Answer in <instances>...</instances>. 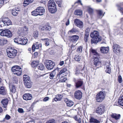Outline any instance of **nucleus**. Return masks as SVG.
Instances as JSON below:
<instances>
[{
    "label": "nucleus",
    "instance_id": "nucleus-1",
    "mask_svg": "<svg viewBox=\"0 0 123 123\" xmlns=\"http://www.w3.org/2000/svg\"><path fill=\"white\" fill-rule=\"evenodd\" d=\"M90 36L92 38L91 40V43L92 44L97 43L99 41H100L101 39L99 37L98 32L96 31H94L90 34Z\"/></svg>",
    "mask_w": 123,
    "mask_h": 123
},
{
    "label": "nucleus",
    "instance_id": "nucleus-2",
    "mask_svg": "<svg viewBox=\"0 0 123 123\" xmlns=\"http://www.w3.org/2000/svg\"><path fill=\"white\" fill-rule=\"evenodd\" d=\"M45 12V10L43 7H38L36 9L34 10L31 12V15L33 16H37L38 15H43Z\"/></svg>",
    "mask_w": 123,
    "mask_h": 123
},
{
    "label": "nucleus",
    "instance_id": "nucleus-3",
    "mask_svg": "<svg viewBox=\"0 0 123 123\" xmlns=\"http://www.w3.org/2000/svg\"><path fill=\"white\" fill-rule=\"evenodd\" d=\"M7 54L8 57L10 58H14L16 56L17 53V50L11 48H7L6 49Z\"/></svg>",
    "mask_w": 123,
    "mask_h": 123
},
{
    "label": "nucleus",
    "instance_id": "nucleus-4",
    "mask_svg": "<svg viewBox=\"0 0 123 123\" xmlns=\"http://www.w3.org/2000/svg\"><path fill=\"white\" fill-rule=\"evenodd\" d=\"M0 35L2 36L8 38L11 37L12 34L11 31L8 29H1Z\"/></svg>",
    "mask_w": 123,
    "mask_h": 123
},
{
    "label": "nucleus",
    "instance_id": "nucleus-5",
    "mask_svg": "<svg viewBox=\"0 0 123 123\" xmlns=\"http://www.w3.org/2000/svg\"><path fill=\"white\" fill-rule=\"evenodd\" d=\"M14 42L18 44L25 45L26 44L27 40L26 38H24L23 37H18V38L14 39Z\"/></svg>",
    "mask_w": 123,
    "mask_h": 123
},
{
    "label": "nucleus",
    "instance_id": "nucleus-6",
    "mask_svg": "<svg viewBox=\"0 0 123 123\" xmlns=\"http://www.w3.org/2000/svg\"><path fill=\"white\" fill-rule=\"evenodd\" d=\"M11 70L14 74L18 76H20L21 74V68L18 66H15L12 67V68Z\"/></svg>",
    "mask_w": 123,
    "mask_h": 123
},
{
    "label": "nucleus",
    "instance_id": "nucleus-7",
    "mask_svg": "<svg viewBox=\"0 0 123 123\" xmlns=\"http://www.w3.org/2000/svg\"><path fill=\"white\" fill-rule=\"evenodd\" d=\"M105 96V92L100 91L96 95V99L98 102H101L104 99Z\"/></svg>",
    "mask_w": 123,
    "mask_h": 123
},
{
    "label": "nucleus",
    "instance_id": "nucleus-8",
    "mask_svg": "<svg viewBox=\"0 0 123 123\" xmlns=\"http://www.w3.org/2000/svg\"><path fill=\"white\" fill-rule=\"evenodd\" d=\"M45 64L48 69L51 70L53 69L55 64L54 62L50 60H47L45 62Z\"/></svg>",
    "mask_w": 123,
    "mask_h": 123
},
{
    "label": "nucleus",
    "instance_id": "nucleus-9",
    "mask_svg": "<svg viewBox=\"0 0 123 123\" xmlns=\"http://www.w3.org/2000/svg\"><path fill=\"white\" fill-rule=\"evenodd\" d=\"M105 107L103 105H100L96 109V113L99 115L102 114L104 112Z\"/></svg>",
    "mask_w": 123,
    "mask_h": 123
},
{
    "label": "nucleus",
    "instance_id": "nucleus-10",
    "mask_svg": "<svg viewBox=\"0 0 123 123\" xmlns=\"http://www.w3.org/2000/svg\"><path fill=\"white\" fill-rule=\"evenodd\" d=\"M74 95L75 98L80 100L82 98V93L80 90H78L75 92Z\"/></svg>",
    "mask_w": 123,
    "mask_h": 123
},
{
    "label": "nucleus",
    "instance_id": "nucleus-11",
    "mask_svg": "<svg viewBox=\"0 0 123 123\" xmlns=\"http://www.w3.org/2000/svg\"><path fill=\"white\" fill-rule=\"evenodd\" d=\"M113 51L117 54H119L120 50L119 46L117 44H114L113 46Z\"/></svg>",
    "mask_w": 123,
    "mask_h": 123
},
{
    "label": "nucleus",
    "instance_id": "nucleus-12",
    "mask_svg": "<svg viewBox=\"0 0 123 123\" xmlns=\"http://www.w3.org/2000/svg\"><path fill=\"white\" fill-rule=\"evenodd\" d=\"M75 25L80 28H82L83 27V23L80 20L76 19L74 21Z\"/></svg>",
    "mask_w": 123,
    "mask_h": 123
},
{
    "label": "nucleus",
    "instance_id": "nucleus-13",
    "mask_svg": "<svg viewBox=\"0 0 123 123\" xmlns=\"http://www.w3.org/2000/svg\"><path fill=\"white\" fill-rule=\"evenodd\" d=\"M103 120L102 118H100L97 120L93 117H91L90 119V123H99L102 122Z\"/></svg>",
    "mask_w": 123,
    "mask_h": 123
},
{
    "label": "nucleus",
    "instance_id": "nucleus-14",
    "mask_svg": "<svg viewBox=\"0 0 123 123\" xmlns=\"http://www.w3.org/2000/svg\"><path fill=\"white\" fill-rule=\"evenodd\" d=\"M98 58H95L94 60V65L95 67H97L98 68L101 65V62Z\"/></svg>",
    "mask_w": 123,
    "mask_h": 123
},
{
    "label": "nucleus",
    "instance_id": "nucleus-15",
    "mask_svg": "<svg viewBox=\"0 0 123 123\" xmlns=\"http://www.w3.org/2000/svg\"><path fill=\"white\" fill-rule=\"evenodd\" d=\"M23 98L26 100H31L32 98V95L29 93H25L23 96Z\"/></svg>",
    "mask_w": 123,
    "mask_h": 123
},
{
    "label": "nucleus",
    "instance_id": "nucleus-16",
    "mask_svg": "<svg viewBox=\"0 0 123 123\" xmlns=\"http://www.w3.org/2000/svg\"><path fill=\"white\" fill-rule=\"evenodd\" d=\"M2 20L5 24V25H11L12 23L11 20L8 18H3Z\"/></svg>",
    "mask_w": 123,
    "mask_h": 123
},
{
    "label": "nucleus",
    "instance_id": "nucleus-17",
    "mask_svg": "<svg viewBox=\"0 0 123 123\" xmlns=\"http://www.w3.org/2000/svg\"><path fill=\"white\" fill-rule=\"evenodd\" d=\"M83 83V81L82 80H79L75 82L76 87L78 88L81 86Z\"/></svg>",
    "mask_w": 123,
    "mask_h": 123
},
{
    "label": "nucleus",
    "instance_id": "nucleus-18",
    "mask_svg": "<svg viewBox=\"0 0 123 123\" xmlns=\"http://www.w3.org/2000/svg\"><path fill=\"white\" fill-rule=\"evenodd\" d=\"M79 36L78 35H74L70 37V40L71 42H74L77 41L78 39Z\"/></svg>",
    "mask_w": 123,
    "mask_h": 123
},
{
    "label": "nucleus",
    "instance_id": "nucleus-19",
    "mask_svg": "<svg viewBox=\"0 0 123 123\" xmlns=\"http://www.w3.org/2000/svg\"><path fill=\"white\" fill-rule=\"evenodd\" d=\"M111 116L112 118L115 119L116 120L119 119L121 117V115L120 114L115 113H112L111 115Z\"/></svg>",
    "mask_w": 123,
    "mask_h": 123
},
{
    "label": "nucleus",
    "instance_id": "nucleus-20",
    "mask_svg": "<svg viewBox=\"0 0 123 123\" xmlns=\"http://www.w3.org/2000/svg\"><path fill=\"white\" fill-rule=\"evenodd\" d=\"M56 6L55 3L53 0L49 1L48 3V8L52 7L53 6Z\"/></svg>",
    "mask_w": 123,
    "mask_h": 123
},
{
    "label": "nucleus",
    "instance_id": "nucleus-21",
    "mask_svg": "<svg viewBox=\"0 0 123 123\" xmlns=\"http://www.w3.org/2000/svg\"><path fill=\"white\" fill-rule=\"evenodd\" d=\"M49 12L52 13H55L57 11L56 6H53L52 7L48 8Z\"/></svg>",
    "mask_w": 123,
    "mask_h": 123
},
{
    "label": "nucleus",
    "instance_id": "nucleus-22",
    "mask_svg": "<svg viewBox=\"0 0 123 123\" xmlns=\"http://www.w3.org/2000/svg\"><path fill=\"white\" fill-rule=\"evenodd\" d=\"M100 50L101 53L104 54L107 53L108 52L109 48L107 47H102L100 48Z\"/></svg>",
    "mask_w": 123,
    "mask_h": 123
},
{
    "label": "nucleus",
    "instance_id": "nucleus-23",
    "mask_svg": "<svg viewBox=\"0 0 123 123\" xmlns=\"http://www.w3.org/2000/svg\"><path fill=\"white\" fill-rule=\"evenodd\" d=\"M9 88L10 91L13 93H15L16 91V87L13 85H10Z\"/></svg>",
    "mask_w": 123,
    "mask_h": 123
},
{
    "label": "nucleus",
    "instance_id": "nucleus-24",
    "mask_svg": "<svg viewBox=\"0 0 123 123\" xmlns=\"http://www.w3.org/2000/svg\"><path fill=\"white\" fill-rule=\"evenodd\" d=\"M25 87L28 88H31L32 85V82L31 81H29L27 82L24 83Z\"/></svg>",
    "mask_w": 123,
    "mask_h": 123
},
{
    "label": "nucleus",
    "instance_id": "nucleus-25",
    "mask_svg": "<svg viewBox=\"0 0 123 123\" xmlns=\"http://www.w3.org/2000/svg\"><path fill=\"white\" fill-rule=\"evenodd\" d=\"M1 103L4 106V107L6 108V105L8 103V100L7 98L4 99H3L1 101Z\"/></svg>",
    "mask_w": 123,
    "mask_h": 123
},
{
    "label": "nucleus",
    "instance_id": "nucleus-26",
    "mask_svg": "<svg viewBox=\"0 0 123 123\" xmlns=\"http://www.w3.org/2000/svg\"><path fill=\"white\" fill-rule=\"evenodd\" d=\"M67 69L65 68L62 69L59 72L58 74L57 75V78L58 77V78H59L60 79L61 78H60V76H61V75L62 74L66 72L67 71Z\"/></svg>",
    "mask_w": 123,
    "mask_h": 123
},
{
    "label": "nucleus",
    "instance_id": "nucleus-27",
    "mask_svg": "<svg viewBox=\"0 0 123 123\" xmlns=\"http://www.w3.org/2000/svg\"><path fill=\"white\" fill-rule=\"evenodd\" d=\"M41 40L45 44V45L48 46L49 45V39L48 38L41 39Z\"/></svg>",
    "mask_w": 123,
    "mask_h": 123
},
{
    "label": "nucleus",
    "instance_id": "nucleus-28",
    "mask_svg": "<svg viewBox=\"0 0 123 123\" xmlns=\"http://www.w3.org/2000/svg\"><path fill=\"white\" fill-rule=\"evenodd\" d=\"M39 62L38 61H34L32 62L31 65L33 68L37 67L38 65Z\"/></svg>",
    "mask_w": 123,
    "mask_h": 123
},
{
    "label": "nucleus",
    "instance_id": "nucleus-29",
    "mask_svg": "<svg viewBox=\"0 0 123 123\" xmlns=\"http://www.w3.org/2000/svg\"><path fill=\"white\" fill-rule=\"evenodd\" d=\"M91 51L93 54V55L96 56H95L94 57L95 58L97 57H99V54L97 53L95 50L93 49H91Z\"/></svg>",
    "mask_w": 123,
    "mask_h": 123
},
{
    "label": "nucleus",
    "instance_id": "nucleus-30",
    "mask_svg": "<svg viewBox=\"0 0 123 123\" xmlns=\"http://www.w3.org/2000/svg\"><path fill=\"white\" fill-rule=\"evenodd\" d=\"M118 103L119 105L123 106V95L122 97L120 96L119 97Z\"/></svg>",
    "mask_w": 123,
    "mask_h": 123
},
{
    "label": "nucleus",
    "instance_id": "nucleus-31",
    "mask_svg": "<svg viewBox=\"0 0 123 123\" xmlns=\"http://www.w3.org/2000/svg\"><path fill=\"white\" fill-rule=\"evenodd\" d=\"M97 12L98 15L100 17H101V18L104 15L105 12H104L103 13V12L102 10H97Z\"/></svg>",
    "mask_w": 123,
    "mask_h": 123
},
{
    "label": "nucleus",
    "instance_id": "nucleus-32",
    "mask_svg": "<svg viewBox=\"0 0 123 123\" xmlns=\"http://www.w3.org/2000/svg\"><path fill=\"white\" fill-rule=\"evenodd\" d=\"M42 29L43 30L49 31L51 29V27L49 25H45L43 27Z\"/></svg>",
    "mask_w": 123,
    "mask_h": 123
},
{
    "label": "nucleus",
    "instance_id": "nucleus-33",
    "mask_svg": "<svg viewBox=\"0 0 123 123\" xmlns=\"http://www.w3.org/2000/svg\"><path fill=\"white\" fill-rule=\"evenodd\" d=\"M19 11V10H17L15 9H13L12 10V14L13 16H17L18 13V12Z\"/></svg>",
    "mask_w": 123,
    "mask_h": 123
},
{
    "label": "nucleus",
    "instance_id": "nucleus-34",
    "mask_svg": "<svg viewBox=\"0 0 123 123\" xmlns=\"http://www.w3.org/2000/svg\"><path fill=\"white\" fill-rule=\"evenodd\" d=\"M56 73L55 71H53L51 73H50L49 76V78L51 79H53L54 78V77L55 76Z\"/></svg>",
    "mask_w": 123,
    "mask_h": 123
},
{
    "label": "nucleus",
    "instance_id": "nucleus-35",
    "mask_svg": "<svg viewBox=\"0 0 123 123\" xmlns=\"http://www.w3.org/2000/svg\"><path fill=\"white\" fill-rule=\"evenodd\" d=\"M6 93V91L5 90L4 87L3 86L1 87L0 88V94L4 95Z\"/></svg>",
    "mask_w": 123,
    "mask_h": 123
},
{
    "label": "nucleus",
    "instance_id": "nucleus-36",
    "mask_svg": "<svg viewBox=\"0 0 123 123\" xmlns=\"http://www.w3.org/2000/svg\"><path fill=\"white\" fill-rule=\"evenodd\" d=\"M74 13L75 15H80L82 14V12L81 10H78L75 11Z\"/></svg>",
    "mask_w": 123,
    "mask_h": 123
},
{
    "label": "nucleus",
    "instance_id": "nucleus-37",
    "mask_svg": "<svg viewBox=\"0 0 123 123\" xmlns=\"http://www.w3.org/2000/svg\"><path fill=\"white\" fill-rule=\"evenodd\" d=\"M111 68L110 65H107L106 66L105 72L107 73L110 74L111 73Z\"/></svg>",
    "mask_w": 123,
    "mask_h": 123
},
{
    "label": "nucleus",
    "instance_id": "nucleus-38",
    "mask_svg": "<svg viewBox=\"0 0 123 123\" xmlns=\"http://www.w3.org/2000/svg\"><path fill=\"white\" fill-rule=\"evenodd\" d=\"M89 34V33H85L84 39L85 41L86 42H87L88 41Z\"/></svg>",
    "mask_w": 123,
    "mask_h": 123
},
{
    "label": "nucleus",
    "instance_id": "nucleus-39",
    "mask_svg": "<svg viewBox=\"0 0 123 123\" xmlns=\"http://www.w3.org/2000/svg\"><path fill=\"white\" fill-rule=\"evenodd\" d=\"M62 98L61 95H59L58 96H56L55 98H54V99H53V101L54 100L56 101H60L61 99Z\"/></svg>",
    "mask_w": 123,
    "mask_h": 123
},
{
    "label": "nucleus",
    "instance_id": "nucleus-40",
    "mask_svg": "<svg viewBox=\"0 0 123 123\" xmlns=\"http://www.w3.org/2000/svg\"><path fill=\"white\" fill-rule=\"evenodd\" d=\"M77 31L76 29L73 27L72 29L68 31V33L69 34H71L72 33L75 32Z\"/></svg>",
    "mask_w": 123,
    "mask_h": 123
},
{
    "label": "nucleus",
    "instance_id": "nucleus-41",
    "mask_svg": "<svg viewBox=\"0 0 123 123\" xmlns=\"http://www.w3.org/2000/svg\"><path fill=\"white\" fill-rule=\"evenodd\" d=\"M74 118L75 121H77L78 123H81V119L80 117L78 118L76 116H74Z\"/></svg>",
    "mask_w": 123,
    "mask_h": 123
},
{
    "label": "nucleus",
    "instance_id": "nucleus-42",
    "mask_svg": "<svg viewBox=\"0 0 123 123\" xmlns=\"http://www.w3.org/2000/svg\"><path fill=\"white\" fill-rule=\"evenodd\" d=\"M117 7L118 10L122 13V14L123 15V7H121L119 5H117Z\"/></svg>",
    "mask_w": 123,
    "mask_h": 123
},
{
    "label": "nucleus",
    "instance_id": "nucleus-43",
    "mask_svg": "<svg viewBox=\"0 0 123 123\" xmlns=\"http://www.w3.org/2000/svg\"><path fill=\"white\" fill-rule=\"evenodd\" d=\"M33 0H24V4L26 5H28L29 3L32 2Z\"/></svg>",
    "mask_w": 123,
    "mask_h": 123
},
{
    "label": "nucleus",
    "instance_id": "nucleus-44",
    "mask_svg": "<svg viewBox=\"0 0 123 123\" xmlns=\"http://www.w3.org/2000/svg\"><path fill=\"white\" fill-rule=\"evenodd\" d=\"M74 102L72 101L69 100V101L67 102V106L71 107L74 105Z\"/></svg>",
    "mask_w": 123,
    "mask_h": 123
},
{
    "label": "nucleus",
    "instance_id": "nucleus-45",
    "mask_svg": "<svg viewBox=\"0 0 123 123\" xmlns=\"http://www.w3.org/2000/svg\"><path fill=\"white\" fill-rule=\"evenodd\" d=\"M7 42V41L4 39L2 38L0 39V43L1 44H4L6 43Z\"/></svg>",
    "mask_w": 123,
    "mask_h": 123
},
{
    "label": "nucleus",
    "instance_id": "nucleus-46",
    "mask_svg": "<svg viewBox=\"0 0 123 123\" xmlns=\"http://www.w3.org/2000/svg\"><path fill=\"white\" fill-rule=\"evenodd\" d=\"M44 67V66L43 65L40 64L38 66L37 68L38 69L42 70H43Z\"/></svg>",
    "mask_w": 123,
    "mask_h": 123
},
{
    "label": "nucleus",
    "instance_id": "nucleus-47",
    "mask_svg": "<svg viewBox=\"0 0 123 123\" xmlns=\"http://www.w3.org/2000/svg\"><path fill=\"white\" fill-rule=\"evenodd\" d=\"M55 120L53 119H51L46 121V123H56Z\"/></svg>",
    "mask_w": 123,
    "mask_h": 123
},
{
    "label": "nucleus",
    "instance_id": "nucleus-48",
    "mask_svg": "<svg viewBox=\"0 0 123 123\" xmlns=\"http://www.w3.org/2000/svg\"><path fill=\"white\" fill-rule=\"evenodd\" d=\"M23 78L24 83H25V82H27L29 81H31L29 77H28L27 78H25V77L24 78Z\"/></svg>",
    "mask_w": 123,
    "mask_h": 123
},
{
    "label": "nucleus",
    "instance_id": "nucleus-49",
    "mask_svg": "<svg viewBox=\"0 0 123 123\" xmlns=\"http://www.w3.org/2000/svg\"><path fill=\"white\" fill-rule=\"evenodd\" d=\"M75 60L76 61H79L80 60V58L79 55H76L74 58Z\"/></svg>",
    "mask_w": 123,
    "mask_h": 123
},
{
    "label": "nucleus",
    "instance_id": "nucleus-50",
    "mask_svg": "<svg viewBox=\"0 0 123 123\" xmlns=\"http://www.w3.org/2000/svg\"><path fill=\"white\" fill-rule=\"evenodd\" d=\"M88 10V12L89 14L90 15H92L93 12V9L90 7H89Z\"/></svg>",
    "mask_w": 123,
    "mask_h": 123
},
{
    "label": "nucleus",
    "instance_id": "nucleus-51",
    "mask_svg": "<svg viewBox=\"0 0 123 123\" xmlns=\"http://www.w3.org/2000/svg\"><path fill=\"white\" fill-rule=\"evenodd\" d=\"M18 112L20 113H23L24 112V110L21 108H19L18 110Z\"/></svg>",
    "mask_w": 123,
    "mask_h": 123
},
{
    "label": "nucleus",
    "instance_id": "nucleus-52",
    "mask_svg": "<svg viewBox=\"0 0 123 123\" xmlns=\"http://www.w3.org/2000/svg\"><path fill=\"white\" fill-rule=\"evenodd\" d=\"M82 47L81 46H80L78 47L77 49V51L79 52H81L82 51Z\"/></svg>",
    "mask_w": 123,
    "mask_h": 123
},
{
    "label": "nucleus",
    "instance_id": "nucleus-53",
    "mask_svg": "<svg viewBox=\"0 0 123 123\" xmlns=\"http://www.w3.org/2000/svg\"><path fill=\"white\" fill-rule=\"evenodd\" d=\"M122 79L121 76L119 75L118 76V81L119 83H121L122 82Z\"/></svg>",
    "mask_w": 123,
    "mask_h": 123
},
{
    "label": "nucleus",
    "instance_id": "nucleus-54",
    "mask_svg": "<svg viewBox=\"0 0 123 123\" xmlns=\"http://www.w3.org/2000/svg\"><path fill=\"white\" fill-rule=\"evenodd\" d=\"M38 33L37 31H35L33 33V36L35 37H37L38 36Z\"/></svg>",
    "mask_w": 123,
    "mask_h": 123
},
{
    "label": "nucleus",
    "instance_id": "nucleus-55",
    "mask_svg": "<svg viewBox=\"0 0 123 123\" xmlns=\"http://www.w3.org/2000/svg\"><path fill=\"white\" fill-rule=\"evenodd\" d=\"M8 1V0H2L1 1V4H3L5 3V4Z\"/></svg>",
    "mask_w": 123,
    "mask_h": 123
},
{
    "label": "nucleus",
    "instance_id": "nucleus-56",
    "mask_svg": "<svg viewBox=\"0 0 123 123\" xmlns=\"http://www.w3.org/2000/svg\"><path fill=\"white\" fill-rule=\"evenodd\" d=\"M4 25H5V24L3 21L2 20V21H0V27H2L4 26Z\"/></svg>",
    "mask_w": 123,
    "mask_h": 123
},
{
    "label": "nucleus",
    "instance_id": "nucleus-57",
    "mask_svg": "<svg viewBox=\"0 0 123 123\" xmlns=\"http://www.w3.org/2000/svg\"><path fill=\"white\" fill-rule=\"evenodd\" d=\"M32 51H34L36 49V46L35 44H34L33 45L32 47Z\"/></svg>",
    "mask_w": 123,
    "mask_h": 123
},
{
    "label": "nucleus",
    "instance_id": "nucleus-58",
    "mask_svg": "<svg viewBox=\"0 0 123 123\" xmlns=\"http://www.w3.org/2000/svg\"><path fill=\"white\" fill-rule=\"evenodd\" d=\"M80 70L78 69V68H77L76 69L75 74H78L80 73Z\"/></svg>",
    "mask_w": 123,
    "mask_h": 123
},
{
    "label": "nucleus",
    "instance_id": "nucleus-59",
    "mask_svg": "<svg viewBox=\"0 0 123 123\" xmlns=\"http://www.w3.org/2000/svg\"><path fill=\"white\" fill-rule=\"evenodd\" d=\"M11 117L9 115L7 114L5 116V118L6 120H9L10 118Z\"/></svg>",
    "mask_w": 123,
    "mask_h": 123
},
{
    "label": "nucleus",
    "instance_id": "nucleus-60",
    "mask_svg": "<svg viewBox=\"0 0 123 123\" xmlns=\"http://www.w3.org/2000/svg\"><path fill=\"white\" fill-rule=\"evenodd\" d=\"M49 99V98L48 97H47L44 98L43 99V101L46 102Z\"/></svg>",
    "mask_w": 123,
    "mask_h": 123
},
{
    "label": "nucleus",
    "instance_id": "nucleus-61",
    "mask_svg": "<svg viewBox=\"0 0 123 123\" xmlns=\"http://www.w3.org/2000/svg\"><path fill=\"white\" fill-rule=\"evenodd\" d=\"M90 31V28H87L86 30L85 33H89V31Z\"/></svg>",
    "mask_w": 123,
    "mask_h": 123
},
{
    "label": "nucleus",
    "instance_id": "nucleus-62",
    "mask_svg": "<svg viewBox=\"0 0 123 123\" xmlns=\"http://www.w3.org/2000/svg\"><path fill=\"white\" fill-rule=\"evenodd\" d=\"M69 24V20L68 19V21L66 23V24L67 26Z\"/></svg>",
    "mask_w": 123,
    "mask_h": 123
},
{
    "label": "nucleus",
    "instance_id": "nucleus-63",
    "mask_svg": "<svg viewBox=\"0 0 123 123\" xmlns=\"http://www.w3.org/2000/svg\"><path fill=\"white\" fill-rule=\"evenodd\" d=\"M64 64V62L63 61H62L60 62L59 63V64L61 66H62Z\"/></svg>",
    "mask_w": 123,
    "mask_h": 123
},
{
    "label": "nucleus",
    "instance_id": "nucleus-64",
    "mask_svg": "<svg viewBox=\"0 0 123 123\" xmlns=\"http://www.w3.org/2000/svg\"><path fill=\"white\" fill-rule=\"evenodd\" d=\"M69 101V100L67 98H66L64 99V101L66 103V104H67V102H68Z\"/></svg>",
    "mask_w": 123,
    "mask_h": 123
}]
</instances>
